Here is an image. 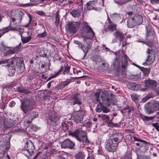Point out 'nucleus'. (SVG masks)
<instances>
[{"label": "nucleus", "mask_w": 159, "mask_h": 159, "mask_svg": "<svg viewBox=\"0 0 159 159\" xmlns=\"http://www.w3.org/2000/svg\"><path fill=\"white\" fill-rule=\"evenodd\" d=\"M6 68L8 67V75L10 76L14 75L16 71L15 66L19 70L20 72L22 73L25 70V66L23 58L20 57L13 58L7 65H4Z\"/></svg>", "instance_id": "f257e3e1"}, {"label": "nucleus", "mask_w": 159, "mask_h": 159, "mask_svg": "<svg viewBox=\"0 0 159 159\" xmlns=\"http://www.w3.org/2000/svg\"><path fill=\"white\" fill-rule=\"evenodd\" d=\"M122 134L118 133L115 134L113 138L109 139L105 142V147L109 152H114L116 151L118 144L122 141Z\"/></svg>", "instance_id": "f03ea898"}, {"label": "nucleus", "mask_w": 159, "mask_h": 159, "mask_svg": "<svg viewBox=\"0 0 159 159\" xmlns=\"http://www.w3.org/2000/svg\"><path fill=\"white\" fill-rule=\"evenodd\" d=\"M34 102L30 99H26L23 101H21V104L20 106V109L25 114L34 108Z\"/></svg>", "instance_id": "7ed1b4c3"}, {"label": "nucleus", "mask_w": 159, "mask_h": 159, "mask_svg": "<svg viewBox=\"0 0 159 159\" xmlns=\"http://www.w3.org/2000/svg\"><path fill=\"white\" fill-rule=\"evenodd\" d=\"M71 134L75 137L79 141L85 143L86 144H88L89 143L87 139V133L84 131L77 129L74 132H71Z\"/></svg>", "instance_id": "20e7f679"}, {"label": "nucleus", "mask_w": 159, "mask_h": 159, "mask_svg": "<svg viewBox=\"0 0 159 159\" xmlns=\"http://www.w3.org/2000/svg\"><path fill=\"white\" fill-rule=\"evenodd\" d=\"M23 12L20 11H12L11 15V19L12 22L16 26H20L23 16Z\"/></svg>", "instance_id": "39448f33"}, {"label": "nucleus", "mask_w": 159, "mask_h": 159, "mask_svg": "<svg viewBox=\"0 0 159 159\" xmlns=\"http://www.w3.org/2000/svg\"><path fill=\"white\" fill-rule=\"evenodd\" d=\"M82 99L80 94L75 93L72 94L69 98V101L71 105L75 104L80 105L82 104Z\"/></svg>", "instance_id": "423d86ee"}, {"label": "nucleus", "mask_w": 159, "mask_h": 159, "mask_svg": "<svg viewBox=\"0 0 159 159\" xmlns=\"http://www.w3.org/2000/svg\"><path fill=\"white\" fill-rule=\"evenodd\" d=\"M84 111H78L73 113L71 116L72 119L77 123H82L85 115Z\"/></svg>", "instance_id": "0eeeda50"}, {"label": "nucleus", "mask_w": 159, "mask_h": 159, "mask_svg": "<svg viewBox=\"0 0 159 159\" xmlns=\"http://www.w3.org/2000/svg\"><path fill=\"white\" fill-rule=\"evenodd\" d=\"M101 97L102 99V103L106 106H109L111 104H115L114 99L105 93H102Z\"/></svg>", "instance_id": "6e6552de"}, {"label": "nucleus", "mask_w": 159, "mask_h": 159, "mask_svg": "<svg viewBox=\"0 0 159 159\" xmlns=\"http://www.w3.org/2000/svg\"><path fill=\"white\" fill-rule=\"evenodd\" d=\"M146 53L148 54V56L146 60V61L143 63L144 65H148L152 64L154 61L156 57L155 53L152 51L149 48H148Z\"/></svg>", "instance_id": "1a4fd4ad"}, {"label": "nucleus", "mask_w": 159, "mask_h": 159, "mask_svg": "<svg viewBox=\"0 0 159 159\" xmlns=\"http://www.w3.org/2000/svg\"><path fill=\"white\" fill-rule=\"evenodd\" d=\"M144 86L145 89H155V87L157 85V82L154 80H151L148 78L144 81Z\"/></svg>", "instance_id": "9d476101"}, {"label": "nucleus", "mask_w": 159, "mask_h": 159, "mask_svg": "<svg viewBox=\"0 0 159 159\" xmlns=\"http://www.w3.org/2000/svg\"><path fill=\"white\" fill-rule=\"evenodd\" d=\"M68 31L70 33L75 34L78 30L76 22H70L67 24Z\"/></svg>", "instance_id": "9b49d317"}, {"label": "nucleus", "mask_w": 159, "mask_h": 159, "mask_svg": "<svg viewBox=\"0 0 159 159\" xmlns=\"http://www.w3.org/2000/svg\"><path fill=\"white\" fill-rule=\"evenodd\" d=\"M49 122L53 127L58 125L60 123V117L58 116H52Z\"/></svg>", "instance_id": "f8f14e48"}, {"label": "nucleus", "mask_w": 159, "mask_h": 159, "mask_svg": "<svg viewBox=\"0 0 159 159\" xmlns=\"http://www.w3.org/2000/svg\"><path fill=\"white\" fill-rule=\"evenodd\" d=\"M75 143L69 139L65 140L62 143L61 147L64 148L73 149L74 147Z\"/></svg>", "instance_id": "ddd939ff"}, {"label": "nucleus", "mask_w": 159, "mask_h": 159, "mask_svg": "<svg viewBox=\"0 0 159 159\" xmlns=\"http://www.w3.org/2000/svg\"><path fill=\"white\" fill-rule=\"evenodd\" d=\"M133 139L135 141L140 142V148H143V150L144 151H146L148 150V143L147 142L139 139L136 137H134Z\"/></svg>", "instance_id": "4468645a"}, {"label": "nucleus", "mask_w": 159, "mask_h": 159, "mask_svg": "<svg viewBox=\"0 0 159 159\" xmlns=\"http://www.w3.org/2000/svg\"><path fill=\"white\" fill-rule=\"evenodd\" d=\"M113 35L115 39H113L112 41L113 43L116 42L117 39H118L120 42L122 41L124 37L122 32L119 31H116L113 33Z\"/></svg>", "instance_id": "2eb2a0df"}, {"label": "nucleus", "mask_w": 159, "mask_h": 159, "mask_svg": "<svg viewBox=\"0 0 159 159\" xmlns=\"http://www.w3.org/2000/svg\"><path fill=\"white\" fill-rule=\"evenodd\" d=\"M82 24L83 26L82 28L81 33L82 34V36L83 37L85 34H86L88 33V32L92 29L86 22H84L82 23Z\"/></svg>", "instance_id": "dca6fc26"}, {"label": "nucleus", "mask_w": 159, "mask_h": 159, "mask_svg": "<svg viewBox=\"0 0 159 159\" xmlns=\"http://www.w3.org/2000/svg\"><path fill=\"white\" fill-rule=\"evenodd\" d=\"M84 43L85 44V43H86L87 46H86V47H85L84 44H81V46L80 48L82 51H83L84 52V58L86 55L87 53L88 52L89 49L91 47V44L90 41H85Z\"/></svg>", "instance_id": "f3484780"}, {"label": "nucleus", "mask_w": 159, "mask_h": 159, "mask_svg": "<svg viewBox=\"0 0 159 159\" xmlns=\"http://www.w3.org/2000/svg\"><path fill=\"white\" fill-rule=\"evenodd\" d=\"M1 51L3 52L4 56L12 54L11 48L2 45L1 48Z\"/></svg>", "instance_id": "a211bd4d"}, {"label": "nucleus", "mask_w": 159, "mask_h": 159, "mask_svg": "<svg viewBox=\"0 0 159 159\" xmlns=\"http://www.w3.org/2000/svg\"><path fill=\"white\" fill-rule=\"evenodd\" d=\"M95 33L94 32L93 30L92 29L90 31L87 33L86 34H85L84 36V42L85 41H89V39L92 40L95 36Z\"/></svg>", "instance_id": "6ab92c4d"}, {"label": "nucleus", "mask_w": 159, "mask_h": 159, "mask_svg": "<svg viewBox=\"0 0 159 159\" xmlns=\"http://www.w3.org/2000/svg\"><path fill=\"white\" fill-rule=\"evenodd\" d=\"M158 103L156 102L150 104L147 108L148 112L149 113H151L154 111H157L158 108Z\"/></svg>", "instance_id": "aec40b11"}, {"label": "nucleus", "mask_w": 159, "mask_h": 159, "mask_svg": "<svg viewBox=\"0 0 159 159\" xmlns=\"http://www.w3.org/2000/svg\"><path fill=\"white\" fill-rule=\"evenodd\" d=\"M127 87L130 89L137 90L140 88L141 85L134 82H130L127 84Z\"/></svg>", "instance_id": "412c9836"}, {"label": "nucleus", "mask_w": 159, "mask_h": 159, "mask_svg": "<svg viewBox=\"0 0 159 159\" xmlns=\"http://www.w3.org/2000/svg\"><path fill=\"white\" fill-rule=\"evenodd\" d=\"M25 148L26 149L29 150L30 152H33L35 149L33 143L30 140H29L27 142L25 145Z\"/></svg>", "instance_id": "4be33fe9"}, {"label": "nucleus", "mask_w": 159, "mask_h": 159, "mask_svg": "<svg viewBox=\"0 0 159 159\" xmlns=\"http://www.w3.org/2000/svg\"><path fill=\"white\" fill-rule=\"evenodd\" d=\"M108 29L109 30L112 32L116 29V25L114 24L111 21L110 19L108 17Z\"/></svg>", "instance_id": "5701e85b"}, {"label": "nucleus", "mask_w": 159, "mask_h": 159, "mask_svg": "<svg viewBox=\"0 0 159 159\" xmlns=\"http://www.w3.org/2000/svg\"><path fill=\"white\" fill-rule=\"evenodd\" d=\"M96 2L95 1H90L88 2L85 6L89 10L93 9L96 6Z\"/></svg>", "instance_id": "b1692460"}, {"label": "nucleus", "mask_w": 159, "mask_h": 159, "mask_svg": "<svg viewBox=\"0 0 159 159\" xmlns=\"http://www.w3.org/2000/svg\"><path fill=\"white\" fill-rule=\"evenodd\" d=\"M128 58L125 54H124L121 57V67L122 68L125 69L127 66L128 62Z\"/></svg>", "instance_id": "393cba45"}, {"label": "nucleus", "mask_w": 159, "mask_h": 159, "mask_svg": "<svg viewBox=\"0 0 159 159\" xmlns=\"http://www.w3.org/2000/svg\"><path fill=\"white\" fill-rule=\"evenodd\" d=\"M137 24L133 17L130 18L128 20L127 25L129 28H133Z\"/></svg>", "instance_id": "a878e982"}, {"label": "nucleus", "mask_w": 159, "mask_h": 159, "mask_svg": "<svg viewBox=\"0 0 159 159\" xmlns=\"http://www.w3.org/2000/svg\"><path fill=\"white\" fill-rule=\"evenodd\" d=\"M113 64L115 69L118 68L120 66V57L119 56L116 55V58L114 59Z\"/></svg>", "instance_id": "bb28decb"}, {"label": "nucleus", "mask_w": 159, "mask_h": 159, "mask_svg": "<svg viewBox=\"0 0 159 159\" xmlns=\"http://www.w3.org/2000/svg\"><path fill=\"white\" fill-rule=\"evenodd\" d=\"M3 123L4 127L6 129L11 128L15 124L14 121L11 120L7 121H4Z\"/></svg>", "instance_id": "cd10ccee"}, {"label": "nucleus", "mask_w": 159, "mask_h": 159, "mask_svg": "<svg viewBox=\"0 0 159 159\" xmlns=\"http://www.w3.org/2000/svg\"><path fill=\"white\" fill-rule=\"evenodd\" d=\"M0 151V159H11L9 156L7 154L6 155V151L3 150H2Z\"/></svg>", "instance_id": "c85d7f7f"}, {"label": "nucleus", "mask_w": 159, "mask_h": 159, "mask_svg": "<svg viewBox=\"0 0 159 159\" xmlns=\"http://www.w3.org/2000/svg\"><path fill=\"white\" fill-rule=\"evenodd\" d=\"M133 17L136 23L138 25H140L142 23L143 21V19L141 15L138 14L136 15Z\"/></svg>", "instance_id": "c756f323"}, {"label": "nucleus", "mask_w": 159, "mask_h": 159, "mask_svg": "<svg viewBox=\"0 0 159 159\" xmlns=\"http://www.w3.org/2000/svg\"><path fill=\"white\" fill-rule=\"evenodd\" d=\"M20 36L21 37V40L22 43L23 44H25L29 42L31 39V36L30 35H29L28 37H25L22 35V34L20 33Z\"/></svg>", "instance_id": "7c9ffc66"}, {"label": "nucleus", "mask_w": 159, "mask_h": 159, "mask_svg": "<svg viewBox=\"0 0 159 159\" xmlns=\"http://www.w3.org/2000/svg\"><path fill=\"white\" fill-rule=\"evenodd\" d=\"M75 157L76 159H84L85 155L83 152L80 151L75 153Z\"/></svg>", "instance_id": "2f4dec72"}, {"label": "nucleus", "mask_w": 159, "mask_h": 159, "mask_svg": "<svg viewBox=\"0 0 159 159\" xmlns=\"http://www.w3.org/2000/svg\"><path fill=\"white\" fill-rule=\"evenodd\" d=\"M22 44L20 43L19 45L14 48H11L12 54L16 53H17L18 52L20 51L21 50Z\"/></svg>", "instance_id": "473e14b6"}, {"label": "nucleus", "mask_w": 159, "mask_h": 159, "mask_svg": "<svg viewBox=\"0 0 159 159\" xmlns=\"http://www.w3.org/2000/svg\"><path fill=\"white\" fill-rule=\"evenodd\" d=\"M28 115L29 116L28 117L30 118L32 120H33L34 119L37 118L38 116V112L35 111H33L29 113Z\"/></svg>", "instance_id": "72a5a7b5"}, {"label": "nucleus", "mask_w": 159, "mask_h": 159, "mask_svg": "<svg viewBox=\"0 0 159 159\" xmlns=\"http://www.w3.org/2000/svg\"><path fill=\"white\" fill-rule=\"evenodd\" d=\"M30 150L27 149L23 148L22 149V153L23 154L25 155L28 158L30 157L32 155V154L33 153L32 152H30Z\"/></svg>", "instance_id": "f704fd0d"}, {"label": "nucleus", "mask_w": 159, "mask_h": 159, "mask_svg": "<svg viewBox=\"0 0 159 159\" xmlns=\"http://www.w3.org/2000/svg\"><path fill=\"white\" fill-rule=\"evenodd\" d=\"M18 92L21 93L28 94L30 92L27 89H25L22 87H19L17 88Z\"/></svg>", "instance_id": "c9c22d12"}, {"label": "nucleus", "mask_w": 159, "mask_h": 159, "mask_svg": "<svg viewBox=\"0 0 159 159\" xmlns=\"http://www.w3.org/2000/svg\"><path fill=\"white\" fill-rule=\"evenodd\" d=\"M111 17L113 20L115 21H117L120 19V14L117 13H115L111 14Z\"/></svg>", "instance_id": "e433bc0d"}, {"label": "nucleus", "mask_w": 159, "mask_h": 159, "mask_svg": "<svg viewBox=\"0 0 159 159\" xmlns=\"http://www.w3.org/2000/svg\"><path fill=\"white\" fill-rule=\"evenodd\" d=\"M130 0H114L115 3L118 6H120L122 5L125 4Z\"/></svg>", "instance_id": "4c0bfd02"}, {"label": "nucleus", "mask_w": 159, "mask_h": 159, "mask_svg": "<svg viewBox=\"0 0 159 159\" xmlns=\"http://www.w3.org/2000/svg\"><path fill=\"white\" fill-rule=\"evenodd\" d=\"M140 69L143 72L145 76L148 75L150 70V68H146L143 67H141Z\"/></svg>", "instance_id": "58836bf2"}, {"label": "nucleus", "mask_w": 159, "mask_h": 159, "mask_svg": "<svg viewBox=\"0 0 159 159\" xmlns=\"http://www.w3.org/2000/svg\"><path fill=\"white\" fill-rule=\"evenodd\" d=\"M98 116L102 118L103 120H105L106 122H108L110 121L109 116L106 114H103L102 115H99Z\"/></svg>", "instance_id": "ea45409f"}, {"label": "nucleus", "mask_w": 159, "mask_h": 159, "mask_svg": "<svg viewBox=\"0 0 159 159\" xmlns=\"http://www.w3.org/2000/svg\"><path fill=\"white\" fill-rule=\"evenodd\" d=\"M10 30V29L9 28V27H7L6 28H4L3 29H0V31H3L1 32V33H0V38L3 34H4Z\"/></svg>", "instance_id": "a19ab883"}, {"label": "nucleus", "mask_w": 159, "mask_h": 159, "mask_svg": "<svg viewBox=\"0 0 159 159\" xmlns=\"http://www.w3.org/2000/svg\"><path fill=\"white\" fill-rule=\"evenodd\" d=\"M70 14L74 17L78 16L80 15L79 11L76 10H72L70 12Z\"/></svg>", "instance_id": "79ce46f5"}, {"label": "nucleus", "mask_w": 159, "mask_h": 159, "mask_svg": "<svg viewBox=\"0 0 159 159\" xmlns=\"http://www.w3.org/2000/svg\"><path fill=\"white\" fill-rule=\"evenodd\" d=\"M18 27V26H16V27H12V26H11V24H10L9 26L8 27H9L10 29V30H16L20 32L22 31V30H23L22 28Z\"/></svg>", "instance_id": "37998d69"}, {"label": "nucleus", "mask_w": 159, "mask_h": 159, "mask_svg": "<svg viewBox=\"0 0 159 159\" xmlns=\"http://www.w3.org/2000/svg\"><path fill=\"white\" fill-rule=\"evenodd\" d=\"M71 82V80H69L67 81H64L60 84H59V86L60 87V88H63L68 85Z\"/></svg>", "instance_id": "c03bdc74"}, {"label": "nucleus", "mask_w": 159, "mask_h": 159, "mask_svg": "<svg viewBox=\"0 0 159 159\" xmlns=\"http://www.w3.org/2000/svg\"><path fill=\"white\" fill-rule=\"evenodd\" d=\"M58 12L59 11H58L56 13L55 23L56 26H58L60 22V17Z\"/></svg>", "instance_id": "a18cd8bd"}, {"label": "nucleus", "mask_w": 159, "mask_h": 159, "mask_svg": "<svg viewBox=\"0 0 159 159\" xmlns=\"http://www.w3.org/2000/svg\"><path fill=\"white\" fill-rule=\"evenodd\" d=\"M70 66H69L68 65H67L65 66L64 70L63 72V74L65 75L66 73L67 74H68L70 71Z\"/></svg>", "instance_id": "49530a36"}, {"label": "nucleus", "mask_w": 159, "mask_h": 159, "mask_svg": "<svg viewBox=\"0 0 159 159\" xmlns=\"http://www.w3.org/2000/svg\"><path fill=\"white\" fill-rule=\"evenodd\" d=\"M46 32L45 31L42 33L39 34L37 37L38 38H42L46 37L47 35Z\"/></svg>", "instance_id": "de8ad7c7"}, {"label": "nucleus", "mask_w": 159, "mask_h": 159, "mask_svg": "<svg viewBox=\"0 0 159 159\" xmlns=\"http://www.w3.org/2000/svg\"><path fill=\"white\" fill-rule=\"evenodd\" d=\"M102 108L103 107L102 104H99L97 107L96 111L98 112H100L102 110Z\"/></svg>", "instance_id": "09e8293b"}, {"label": "nucleus", "mask_w": 159, "mask_h": 159, "mask_svg": "<svg viewBox=\"0 0 159 159\" xmlns=\"http://www.w3.org/2000/svg\"><path fill=\"white\" fill-rule=\"evenodd\" d=\"M142 119L143 120H146V121H149V120H151L153 119V117H149L147 116H142L141 117Z\"/></svg>", "instance_id": "8fccbe9b"}, {"label": "nucleus", "mask_w": 159, "mask_h": 159, "mask_svg": "<svg viewBox=\"0 0 159 159\" xmlns=\"http://www.w3.org/2000/svg\"><path fill=\"white\" fill-rule=\"evenodd\" d=\"M130 96L132 100L133 101L136 100L138 98L137 95L133 93L131 94Z\"/></svg>", "instance_id": "3c124183"}, {"label": "nucleus", "mask_w": 159, "mask_h": 159, "mask_svg": "<svg viewBox=\"0 0 159 159\" xmlns=\"http://www.w3.org/2000/svg\"><path fill=\"white\" fill-rule=\"evenodd\" d=\"M124 159H131L130 154L126 153L124 157Z\"/></svg>", "instance_id": "603ef678"}, {"label": "nucleus", "mask_w": 159, "mask_h": 159, "mask_svg": "<svg viewBox=\"0 0 159 159\" xmlns=\"http://www.w3.org/2000/svg\"><path fill=\"white\" fill-rule=\"evenodd\" d=\"M153 126L159 132V124L157 123H152V124Z\"/></svg>", "instance_id": "864d4df0"}, {"label": "nucleus", "mask_w": 159, "mask_h": 159, "mask_svg": "<svg viewBox=\"0 0 159 159\" xmlns=\"http://www.w3.org/2000/svg\"><path fill=\"white\" fill-rule=\"evenodd\" d=\"M10 61L9 59H7L0 61V65L2 64H8Z\"/></svg>", "instance_id": "5fc2aeb1"}, {"label": "nucleus", "mask_w": 159, "mask_h": 159, "mask_svg": "<svg viewBox=\"0 0 159 159\" xmlns=\"http://www.w3.org/2000/svg\"><path fill=\"white\" fill-rule=\"evenodd\" d=\"M100 92L99 91H97L95 94V96L96 98V100H98L100 95Z\"/></svg>", "instance_id": "6e6d98bb"}, {"label": "nucleus", "mask_w": 159, "mask_h": 159, "mask_svg": "<svg viewBox=\"0 0 159 159\" xmlns=\"http://www.w3.org/2000/svg\"><path fill=\"white\" fill-rule=\"evenodd\" d=\"M9 148L8 147H7L6 146H4L3 147H2L1 148H0V151H1L2 150H4L6 151V152H7V151Z\"/></svg>", "instance_id": "4d7b16f0"}, {"label": "nucleus", "mask_w": 159, "mask_h": 159, "mask_svg": "<svg viewBox=\"0 0 159 159\" xmlns=\"http://www.w3.org/2000/svg\"><path fill=\"white\" fill-rule=\"evenodd\" d=\"M36 13L41 16H43L45 15L44 12L43 11H38L36 12Z\"/></svg>", "instance_id": "13d9d810"}, {"label": "nucleus", "mask_w": 159, "mask_h": 159, "mask_svg": "<svg viewBox=\"0 0 159 159\" xmlns=\"http://www.w3.org/2000/svg\"><path fill=\"white\" fill-rule=\"evenodd\" d=\"M74 43L75 44H76L77 45H79V47L80 48V46H81V44H82L79 41H75V40L74 41Z\"/></svg>", "instance_id": "bf43d9fd"}, {"label": "nucleus", "mask_w": 159, "mask_h": 159, "mask_svg": "<svg viewBox=\"0 0 159 159\" xmlns=\"http://www.w3.org/2000/svg\"><path fill=\"white\" fill-rule=\"evenodd\" d=\"M103 112L107 113L109 111V110L106 108L105 107H103L102 110Z\"/></svg>", "instance_id": "052dcab7"}, {"label": "nucleus", "mask_w": 159, "mask_h": 159, "mask_svg": "<svg viewBox=\"0 0 159 159\" xmlns=\"http://www.w3.org/2000/svg\"><path fill=\"white\" fill-rule=\"evenodd\" d=\"M151 2L153 4H155V3H159V0H150Z\"/></svg>", "instance_id": "680f3d73"}, {"label": "nucleus", "mask_w": 159, "mask_h": 159, "mask_svg": "<svg viewBox=\"0 0 159 159\" xmlns=\"http://www.w3.org/2000/svg\"><path fill=\"white\" fill-rule=\"evenodd\" d=\"M15 104V102L14 101H12L10 102L9 106L10 107H12L14 106Z\"/></svg>", "instance_id": "e2e57ef3"}, {"label": "nucleus", "mask_w": 159, "mask_h": 159, "mask_svg": "<svg viewBox=\"0 0 159 159\" xmlns=\"http://www.w3.org/2000/svg\"><path fill=\"white\" fill-rule=\"evenodd\" d=\"M155 91L157 92V93L158 94H159V86L157 88H156V87H155V89H153Z\"/></svg>", "instance_id": "0e129e2a"}, {"label": "nucleus", "mask_w": 159, "mask_h": 159, "mask_svg": "<svg viewBox=\"0 0 159 159\" xmlns=\"http://www.w3.org/2000/svg\"><path fill=\"white\" fill-rule=\"evenodd\" d=\"M57 159H66L64 157L61 156L60 155H58L57 156Z\"/></svg>", "instance_id": "69168bd1"}, {"label": "nucleus", "mask_w": 159, "mask_h": 159, "mask_svg": "<svg viewBox=\"0 0 159 159\" xmlns=\"http://www.w3.org/2000/svg\"><path fill=\"white\" fill-rule=\"evenodd\" d=\"M29 117L28 118L29 120H26L25 119V120H26V122L27 123H28V124H30L31 123V122L33 120H31V119L29 117Z\"/></svg>", "instance_id": "338daca9"}, {"label": "nucleus", "mask_w": 159, "mask_h": 159, "mask_svg": "<svg viewBox=\"0 0 159 159\" xmlns=\"http://www.w3.org/2000/svg\"><path fill=\"white\" fill-rule=\"evenodd\" d=\"M149 99L147 97H145V98H143L142 101L143 102H146L147 100Z\"/></svg>", "instance_id": "774afa93"}]
</instances>
